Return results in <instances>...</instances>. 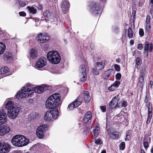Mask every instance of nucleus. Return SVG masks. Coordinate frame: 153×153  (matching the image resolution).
I'll list each match as a JSON object with an SVG mask.
<instances>
[{"label":"nucleus","mask_w":153,"mask_h":153,"mask_svg":"<svg viewBox=\"0 0 153 153\" xmlns=\"http://www.w3.org/2000/svg\"><path fill=\"white\" fill-rule=\"evenodd\" d=\"M145 33L147 34H149L151 30V26L150 24H146L145 26Z\"/></svg>","instance_id":"obj_31"},{"label":"nucleus","mask_w":153,"mask_h":153,"mask_svg":"<svg viewBox=\"0 0 153 153\" xmlns=\"http://www.w3.org/2000/svg\"><path fill=\"white\" fill-rule=\"evenodd\" d=\"M19 15L22 16H26V14L25 12L22 11L19 13Z\"/></svg>","instance_id":"obj_50"},{"label":"nucleus","mask_w":153,"mask_h":153,"mask_svg":"<svg viewBox=\"0 0 153 153\" xmlns=\"http://www.w3.org/2000/svg\"><path fill=\"white\" fill-rule=\"evenodd\" d=\"M38 113L33 112L30 114L31 119H34L38 117Z\"/></svg>","instance_id":"obj_36"},{"label":"nucleus","mask_w":153,"mask_h":153,"mask_svg":"<svg viewBox=\"0 0 153 153\" xmlns=\"http://www.w3.org/2000/svg\"><path fill=\"white\" fill-rule=\"evenodd\" d=\"M121 74L120 73H117L115 75V78L117 80H120L121 78Z\"/></svg>","instance_id":"obj_44"},{"label":"nucleus","mask_w":153,"mask_h":153,"mask_svg":"<svg viewBox=\"0 0 153 153\" xmlns=\"http://www.w3.org/2000/svg\"><path fill=\"white\" fill-rule=\"evenodd\" d=\"M143 47L142 44H139L137 45V49L139 50L143 49Z\"/></svg>","instance_id":"obj_51"},{"label":"nucleus","mask_w":153,"mask_h":153,"mask_svg":"<svg viewBox=\"0 0 153 153\" xmlns=\"http://www.w3.org/2000/svg\"><path fill=\"white\" fill-rule=\"evenodd\" d=\"M131 139V137L130 135L126 134V137L125 139V140H129Z\"/></svg>","instance_id":"obj_52"},{"label":"nucleus","mask_w":153,"mask_h":153,"mask_svg":"<svg viewBox=\"0 0 153 153\" xmlns=\"http://www.w3.org/2000/svg\"><path fill=\"white\" fill-rule=\"evenodd\" d=\"M79 71L80 76L81 77L80 80L83 82L85 81L86 79V67L84 65H81L79 67Z\"/></svg>","instance_id":"obj_8"},{"label":"nucleus","mask_w":153,"mask_h":153,"mask_svg":"<svg viewBox=\"0 0 153 153\" xmlns=\"http://www.w3.org/2000/svg\"><path fill=\"white\" fill-rule=\"evenodd\" d=\"M127 105V102L126 101L123 100L121 102V106L122 107H126Z\"/></svg>","instance_id":"obj_46"},{"label":"nucleus","mask_w":153,"mask_h":153,"mask_svg":"<svg viewBox=\"0 0 153 153\" xmlns=\"http://www.w3.org/2000/svg\"><path fill=\"white\" fill-rule=\"evenodd\" d=\"M117 133V132H113L111 133V136L112 139H115L118 137V134Z\"/></svg>","instance_id":"obj_40"},{"label":"nucleus","mask_w":153,"mask_h":153,"mask_svg":"<svg viewBox=\"0 0 153 153\" xmlns=\"http://www.w3.org/2000/svg\"><path fill=\"white\" fill-rule=\"evenodd\" d=\"M33 92V88L31 87L30 85L28 83L25 85L20 91L17 92L16 96V98L19 100L22 98L27 97Z\"/></svg>","instance_id":"obj_4"},{"label":"nucleus","mask_w":153,"mask_h":153,"mask_svg":"<svg viewBox=\"0 0 153 153\" xmlns=\"http://www.w3.org/2000/svg\"><path fill=\"white\" fill-rule=\"evenodd\" d=\"M47 64V60L45 58L41 57L40 58L36 63V66L38 68L44 67Z\"/></svg>","instance_id":"obj_14"},{"label":"nucleus","mask_w":153,"mask_h":153,"mask_svg":"<svg viewBox=\"0 0 153 153\" xmlns=\"http://www.w3.org/2000/svg\"><path fill=\"white\" fill-rule=\"evenodd\" d=\"M97 70V69L96 70L95 69H93V73L96 75H98L99 74V71Z\"/></svg>","instance_id":"obj_53"},{"label":"nucleus","mask_w":153,"mask_h":153,"mask_svg":"<svg viewBox=\"0 0 153 153\" xmlns=\"http://www.w3.org/2000/svg\"><path fill=\"white\" fill-rule=\"evenodd\" d=\"M134 43V41L133 40H131L130 42V43L131 45H133Z\"/></svg>","instance_id":"obj_56"},{"label":"nucleus","mask_w":153,"mask_h":153,"mask_svg":"<svg viewBox=\"0 0 153 153\" xmlns=\"http://www.w3.org/2000/svg\"><path fill=\"white\" fill-rule=\"evenodd\" d=\"M36 39L39 42L43 43L47 42L49 39V36L44 35L42 33H39L36 37Z\"/></svg>","instance_id":"obj_13"},{"label":"nucleus","mask_w":153,"mask_h":153,"mask_svg":"<svg viewBox=\"0 0 153 153\" xmlns=\"http://www.w3.org/2000/svg\"><path fill=\"white\" fill-rule=\"evenodd\" d=\"M47 128V126L45 125L39 126L36 131V134L38 137L40 138H42L44 136V132Z\"/></svg>","instance_id":"obj_10"},{"label":"nucleus","mask_w":153,"mask_h":153,"mask_svg":"<svg viewBox=\"0 0 153 153\" xmlns=\"http://www.w3.org/2000/svg\"><path fill=\"white\" fill-rule=\"evenodd\" d=\"M118 97H115L113 98L109 104V107L111 109L114 108L118 105L119 99Z\"/></svg>","instance_id":"obj_20"},{"label":"nucleus","mask_w":153,"mask_h":153,"mask_svg":"<svg viewBox=\"0 0 153 153\" xmlns=\"http://www.w3.org/2000/svg\"><path fill=\"white\" fill-rule=\"evenodd\" d=\"M95 143L97 144H100L102 143V141L100 139H95Z\"/></svg>","instance_id":"obj_43"},{"label":"nucleus","mask_w":153,"mask_h":153,"mask_svg":"<svg viewBox=\"0 0 153 153\" xmlns=\"http://www.w3.org/2000/svg\"><path fill=\"white\" fill-rule=\"evenodd\" d=\"M140 153H145L144 150L142 149H141L140 150Z\"/></svg>","instance_id":"obj_60"},{"label":"nucleus","mask_w":153,"mask_h":153,"mask_svg":"<svg viewBox=\"0 0 153 153\" xmlns=\"http://www.w3.org/2000/svg\"><path fill=\"white\" fill-rule=\"evenodd\" d=\"M120 59L119 58H118L116 59V62L118 63H119L120 62Z\"/></svg>","instance_id":"obj_57"},{"label":"nucleus","mask_w":153,"mask_h":153,"mask_svg":"<svg viewBox=\"0 0 153 153\" xmlns=\"http://www.w3.org/2000/svg\"><path fill=\"white\" fill-rule=\"evenodd\" d=\"M5 108L7 110V115L11 119L15 118L18 115L19 111V108L14 105L13 101H9L6 104Z\"/></svg>","instance_id":"obj_2"},{"label":"nucleus","mask_w":153,"mask_h":153,"mask_svg":"<svg viewBox=\"0 0 153 153\" xmlns=\"http://www.w3.org/2000/svg\"><path fill=\"white\" fill-rule=\"evenodd\" d=\"M105 61H102L101 62H99L97 63V66L96 69L99 70H102L105 66Z\"/></svg>","instance_id":"obj_29"},{"label":"nucleus","mask_w":153,"mask_h":153,"mask_svg":"<svg viewBox=\"0 0 153 153\" xmlns=\"http://www.w3.org/2000/svg\"><path fill=\"white\" fill-rule=\"evenodd\" d=\"M70 7V4L68 0H63L61 7L63 12L65 13L67 12Z\"/></svg>","instance_id":"obj_15"},{"label":"nucleus","mask_w":153,"mask_h":153,"mask_svg":"<svg viewBox=\"0 0 153 153\" xmlns=\"http://www.w3.org/2000/svg\"><path fill=\"white\" fill-rule=\"evenodd\" d=\"M29 140L24 136L21 135H16L13 136L11 140L13 145L17 147H22L27 145Z\"/></svg>","instance_id":"obj_3"},{"label":"nucleus","mask_w":153,"mask_h":153,"mask_svg":"<svg viewBox=\"0 0 153 153\" xmlns=\"http://www.w3.org/2000/svg\"><path fill=\"white\" fill-rule=\"evenodd\" d=\"M145 23L146 24H150V16L149 15L147 16Z\"/></svg>","instance_id":"obj_45"},{"label":"nucleus","mask_w":153,"mask_h":153,"mask_svg":"<svg viewBox=\"0 0 153 153\" xmlns=\"http://www.w3.org/2000/svg\"><path fill=\"white\" fill-rule=\"evenodd\" d=\"M100 129L99 127H97L93 130L94 137H96L98 135L100 132Z\"/></svg>","instance_id":"obj_35"},{"label":"nucleus","mask_w":153,"mask_h":153,"mask_svg":"<svg viewBox=\"0 0 153 153\" xmlns=\"http://www.w3.org/2000/svg\"><path fill=\"white\" fill-rule=\"evenodd\" d=\"M58 111L56 108H53L50 111H47L45 113L44 119L48 121L53 120L57 118Z\"/></svg>","instance_id":"obj_6"},{"label":"nucleus","mask_w":153,"mask_h":153,"mask_svg":"<svg viewBox=\"0 0 153 153\" xmlns=\"http://www.w3.org/2000/svg\"><path fill=\"white\" fill-rule=\"evenodd\" d=\"M27 8L28 10L29 13H30L34 14L36 13V8L33 7H30L28 6L27 7Z\"/></svg>","instance_id":"obj_34"},{"label":"nucleus","mask_w":153,"mask_h":153,"mask_svg":"<svg viewBox=\"0 0 153 153\" xmlns=\"http://www.w3.org/2000/svg\"><path fill=\"white\" fill-rule=\"evenodd\" d=\"M131 131L130 130H128L126 133V134L130 135V134L131 133Z\"/></svg>","instance_id":"obj_58"},{"label":"nucleus","mask_w":153,"mask_h":153,"mask_svg":"<svg viewBox=\"0 0 153 153\" xmlns=\"http://www.w3.org/2000/svg\"><path fill=\"white\" fill-rule=\"evenodd\" d=\"M120 84V81H117L108 88V89L111 91H114L115 89L116 88L118 87Z\"/></svg>","instance_id":"obj_24"},{"label":"nucleus","mask_w":153,"mask_h":153,"mask_svg":"<svg viewBox=\"0 0 153 153\" xmlns=\"http://www.w3.org/2000/svg\"><path fill=\"white\" fill-rule=\"evenodd\" d=\"M150 2L151 4H153V0H151Z\"/></svg>","instance_id":"obj_64"},{"label":"nucleus","mask_w":153,"mask_h":153,"mask_svg":"<svg viewBox=\"0 0 153 153\" xmlns=\"http://www.w3.org/2000/svg\"><path fill=\"white\" fill-rule=\"evenodd\" d=\"M128 36L130 38H132L133 36V32L131 28L129 27L128 29Z\"/></svg>","instance_id":"obj_33"},{"label":"nucleus","mask_w":153,"mask_h":153,"mask_svg":"<svg viewBox=\"0 0 153 153\" xmlns=\"http://www.w3.org/2000/svg\"><path fill=\"white\" fill-rule=\"evenodd\" d=\"M7 115L3 109H0V125L5 123L7 120Z\"/></svg>","instance_id":"obj_16"},{"label":"nucleus","mask_w":153,"mask_h":153,"mask_svg":"<svg viewBox=\"0 0 153 153\" xmlns=\"http://www.w3.org/2000/svg\"><path fill=\"white\" fill-rule=\"evenodd\" d=\"M9 71L8 68L7 67L2 68L0 69V74H4Z\"/></svg>","instance_id":"obj_30"},{"label":"nucleus","mask_w":153,"mask_h":153,"mask_svg":"<svg viewBox=\"0 0 153 153\" xmlns=\"http://www.w3.org/2000/svg\"><path fill=\"white\" fill-rule=\"evenodd\" d=\"M44 16L45 17L50 19L51 17V14L48 10H47L44 13Z\"/></svg>","instance_id":"obj_37"},{"label":"nucleus","mask_w":153,"mask_h":153,"mask_svg":"<svg viewBox=\"0 0 153 153\" xmlns=\"http://www.w3.org/2000/svg\"><path fill=\"white\" fill-rule=\"evenodd\" d=\"M79 98L82 100H83L85 103H88L91 100V97L89 95V93L87 91H84L79 96Z\"/></svg>","instance_id":"obj_11"},{"label":"nucleus","mask_w":153,"mask_h":153,"mask_svg":"<svg viewBox=\"0 0 153 153\" xmlns=\"http://www.w3.org/2000/svg\"><path fill=\"white\" fill-rule=\"evenodd\" d=\"M153 49V46L152 44H149L148 42H145V46L144 47V53H146V56H148V51L151 52Z\"/></svg>","instance_id":"obj_21"},{"label":"nucleus","mask_w":153,"mask_h":153,"mask_svg":"<svg viewBox=\"0 0 153 153\" xmlns=\"http://www.w3.org/2000/svg\"><path fill=\"white\" fill-rule=\"evenodd\" d=\"M144 102L146 103L147 104L148 102V99H147V97L146 96L145 97V99L144 100Z\"/></svg>","instance_id":"obj_59"},{"label":"nucleus","mask_w":153,"mask_h":153,"mask_svg":"<svg viewBox=\"0 0 153 153\" xmlns=\"http://www.w3.org/2000/svg\"><path fill=\"white\" fill-rule=\"evenodd\" d=\"M19 5L22 7H25L26 6V4L25 3H24L22 2H19Z\"/></svg>","instance_id":"obj_54"},{"label":"nucleus","mask_w":153,"mask_h":153,"mask_svg":"<svg viewBox=\"0 0 153 153\" xmlns=\"http://www.w3.org/2000/svg\"><path fill=\"white\" fill-rule=\"evenodd\" d=\"M13 56V55L10 52L6 53L4 55V58L5 59L9 62H11Z\"/></svg>","instance_id":"obj_27"},{"label":"nucleus","mask_w":153,"mask_h":153,"mask_svg":"<svg viewBox=\"0 0 153 153\" xmlns=\"http://www.w3.org/2000/svg\"><path fill=\"white\" fill-rule=\"evenodd\" d=\"M145 0H140L139 2V7H142L144 3Z\"/></svg>","instance_id":"obj_48"},{"label":"nucleus","mask_w":153,"mask_h":153,"mask_svg":"<svg viewBox=\"0 0 153 153\" xmlns=\"http://www.w3.org/2000/svg\"><path fill=\"white\" fill-rule=\"evenodd\" d=\"M101 153H106V151L105 150H103L101 152Z\"/></svg>","instance_id":"obj_63"},{"label":"nucleus","mask_w":153,"mask_h":153,"mask_svg":"<svg viewBox=\"0 0 153 153\" xmlns=\"http://www.w3.org/2000/svg\"><path fill=\"white\" fill-rule=\"evenodd\" d=\"M76 108V107L75 106V105L74 104L73 102H72L68 105V109L69 110H72L74 108Z\"/></svg>","instance_id":"obj_38"},{"label":"nucleus","mask_w":153,"mask_h":153,"mask_svg":"<svg viewBox=\"0 0 153 153\" xmlns=\"http://www.w3.org/2000/svg\"><path fill=\"white\" fill-rule=\"evenodd\" d=\"M145 74V70H142L140 72V76L138 78V82L137 84V86L140 88V91H142L143 88V86L144 85V76Z\"/></svg>","instance_id":"obj_7"},{"label":"nucleus","mask_w":153,"mask_h":153,"mask_svg":"<svg viewBox=\"0 0 153 153\" xmlns=\"http://www.w3.org/2000/svg\"><path fill=\"white\" fill-rule=\"evenodd\" d=\"M5 48V45L2 42H0V55L3 53Z\"/></svg>","instance_id":"obj_32"},{"label":"nucleus","mask_w":153,"mask_h":153,"mask_svg":"<svg viewBox=\"0 0 153 153\" xmlns=\"http://www.w3.org/2000/svg\"><path fill=\"white\" fill-rule=\"evenodd\" d=\"M48 89L47 86L43 85L42 86H38L34 89L33 88L34 91L38 94L42 93L45 90Z\"/></svg>","instance_id":"obj_23"},{"label":"nucleus","mask_w":153,"mask_h":153,"mask_svg":"<svg viewBox=\"0 0 153 153\" xmlns=\"http://www.w3.org/2000/svg\"><path fill=\"white\" fill-rule=\"evenodd\" d=\"M61 97L59 94L54 93L47 100L45 103V106L48 109H50L53 107L60 106L62 104L60 100Z\"/></svg>","instance_id":"obj_1"},{"label":"nucleus","mask_w":153,"mask_h":153,"mask_svg":"<svg viewBox=\"0 0 153 153\" xmlns=\"http://www.w3.org/2000/svg\"><path fill=\"white\" fill-rule=\"evenodd\" d=\"M114 71L113 69H109L105 71L104 74L105 79H108L111 74L113 73Z\"/></svg>","instance_id":"obj_26"},{"label":"nucleus","mask_w":153,"mask_h":153,"mask_svg":"<svg viewBox=\"0 0 153 153\" xmlns=\"http://www.w3.org/2000/svg\"><path fill=\"white\" fill-rule=\"evenodd\" d=\"M142 61L140 57H137L136 59V65L138 66H140L141 65Z\"/></svg>","instance_id":"obj_39"},{"label":"nucleus","mask_w":153,"mask_h":153,"mask_svg":"<svg viewBox=\"0 0 153 153\" xmlns=\"http://www.w3.org/2000/svg\"><path fill=\"white\" fill-rule=\"evenodd\" d=\"M92 117V114L91 111H88L85 115L82 120V122L84 123L87 122H90L91 121V119Z\"/></svg>","instance_id":"obj_19"},{"label":"nucleus","mask_w":153,"mask_h":153,"mask_svg":"<svg viewBox=\"0 0 153 153\" xmlns=\"http://www.w3.org/2000/svg\"><path fill=\"white\" fill-rule=\"evenodd\" d=\"M10 128L8 126H0V135L3 136L8 133L10 131Z\"/></svg>","instance_id":"obj_18"},{"label":"nucleus","mask_w":153,"mask_h":153,"mask_svg":"<svg viewBox=\"0 0 153 153\" xmlns=\"http://www.w3.org/2000/svg\"><path fill=\"white\" fill-rule=\"evenodd\" d=\"M151 153H153V147L151 148Z\"/></svg>","instance_id":"obj_62"},{"label":"nucleus","mask_w":153,"mask_h":153,"mask_svg":"<svg viewBox=\"0 0 153 153\" xmlns=\"http://www.w3.org/2000/svg\"><path fill=\"white\" fill-rule=\"evenodd\" d=\"M114 67H115V70L117 71H120V67L119 65L117 64H115L114 65Z\"/></svg>","instance_id":"obj_47"},{"label":"nucleus","mask_w":153,"mask_h":153,"mask_svg":"<svg viewBox=\"0 0 153 153\" xmlns=\"http://www.w3.org/2000/svg\"><path fill=\"white\" fill-rule=\"evenodd\" d=\"M100 108L101 110L103 112H105L106 111V107L105 106H100Z\"/></svg>","instance_id":"obj_49"},{"label":"nucleus","mask_w":153,"mask_h":153,"mask_svg":"<svg viewBox=\"0 0 153 153\" xmlns=\"http://www.w3.org/2000/svg\"><path fill=\"white\" fill-rule=\"evenodd\" d=\"M146 134L145 135L143 140V145L144 147L147 149L149 146V143L148 141L147 137L151 135V133L147 131Z\"/></svg>","instance_id":"obj_22"},{"label":"nucleus","mask_w":153,"mask_h":153,"mask_svg":"<svg viewBox=\"0 0 153 153\" xmlns=\"http://www.w3.org/2000/svg\"><path fill=\"white\" fill-rule=\"evenodd\" d=\"M91 11L94 15H100V10L99 4L96 2H92L90 4Z\"/></svg>","instance_id":"obj_9"},{"label":"nucleus","mask_w":153,"mask_h":153,"mask_svg":"<svg viewBox=\"0 0 153 153\" xmlns=\"http://www.w3.org/2000/svg\"><path fill=\"white\" fill-rule=\"evenodd\" d=\"M13 153H20V152L19 151H14Z\"/></svg>","instance_id":"obj_61"},{"label":"nucleus","mask_w":153,"mask_h":153,"mask_svg":"<svg viewBox=\"0 0 153 153\" xmlns=\"http://www.w3.org/2000/svg\"><path fill=\"white\" fill-rule=\"evenodd\" d=\"M11 145L7 143L2 144L0 142V153H5L8 152L11 149Z\"/></svg>","instance_id":"obj_12"},{"label":"nucleus","mask_w":153,"mask_h":153,"mask_svg":"<svg viewBox=\"0 0 153 153\" xmlns=\"http://www.w3.org/2000/svg\"><path fill=\"white\" fill-rule=\"evenodd\" d=\"M37 51L35 49H32L30 51V56L32 59H35L38 56Z\"/></svg>","instance_id":"obj_25"},{"label":"nucleus","mask_w":153,"mask_h":153,"mask_svg":"<svg viewBox=\"0 0 153 153\" xmlns=\"http://www.w3.org/2000/svg\"><path fill=\"white\" fill-rule=\"evenodd\" d=\"M139 34L141 37H143L144 35V32L142 28H140L139 30Z\"/></svg>","instance_id":"obj_42"},{"label":"nucleus","mask_w":153,"mask_h":153,"mask_svg":"<svg viewBox=\"0 0 153 153\" xmlns=\"http://www.w3.org/2000/svg\"><path fill=\"white\" fill-rule=\"evenodd\" d=\"M48 59L54 64L58 63L61 60V58L59 53L54 51H50L47 54Z\"/></svg>","instance_id":"obj_5"},{"label":"nucleus","mask_w":153,"mask_h":153,"mask_svg":"<svg viewBox=\"0 0 153 153\" xmlns=\"http://www.w3.org/2000/svg\"><path fill=\"white\" fill-rule=\"evenodd\" d=\"M125 143L124 142H122L120 143V148L122 150H123L124 149L125 147Z\"/></svg>","instance_id":"obj_41"},{"label":"nucleus","mask_w":153,"mask_h":153,"mask_svg":"<svg viewBox=\"0 0 153 153\" xmlns=\"http://www.w3.org/2000/svg\"><path fill=\"white\" fill-rule=\"evenodd\" d=\"M82 100L79 98V96L73 102L74 104L75 105V107H76L78 106L81 104Z\"/></svg>","instance_id":"obj_28"},{"label":"nucleus","mask_w":153,"mask_h":153,"mask_svg":"<svg viewBox=\"0 0 153 153\" xmlns=\"http://www.w3.org/2000/svg\"><path fill=\"white\" fill-rule=\"evenodd\" d=\"M153 85V81H150L149 82V85L150 86L151 88H152V86Z\"/></svg>","instance_id":"obj_55"},{"label":"nucleus","mask_w":153,"mask_h":153,"mask_svg":"<svg viewBox=\"0 0 153 153\" xmlns=\"http://www.w3.org/2000/svg\"><path fill=\"white\" fill-rule=\"evenodd\" d=\"M152 104L151 103L149 102V103L147 119L146 122L147 124H148L150 123L152 115Z\"/></svg>","instance_id":"obj_17"}]
</instances>
